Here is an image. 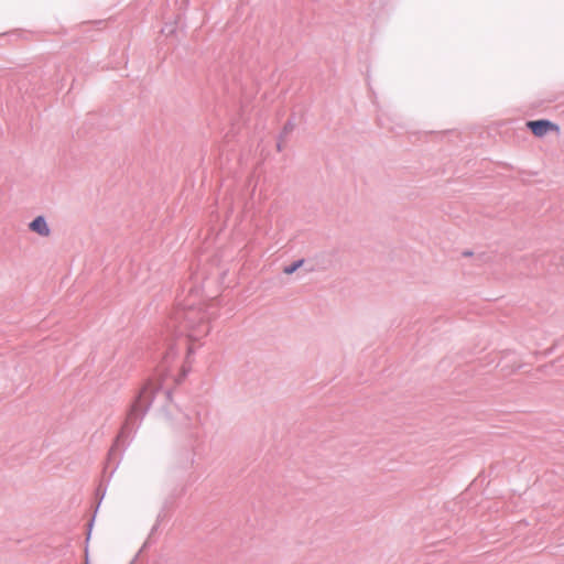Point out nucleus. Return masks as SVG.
<instances>
[{
  "label": "nucleus",
  "instance_id": "obj_2",
  "mask_svg": "<svg viewBox=\"0 0 564 564\" xmlns=\"http://www.w3.org/2000/svg\"><path fill=\"white\" fill-rule=\"evenodd\" d=\"M532 133L536 137H543L550 130L556 129V126L547 120L529 121L527 123Z\"/></svg>",
  "mask_w": 564,
  "mask_h": 564
},
{
  "label": "nucleus",
  "instance_id": "obj_5",
  "mask_svg": "<svg viewBox=\"0 0 564 564\" xmlns=\"http://www.w3.org/2000/svg\"><path fill=\"white\" fill-rule=\"evenodd\" d=\"M302 261H299L297 263L292 264L291 267H288L284 269V273L292 274L299 267H301Z\"/></svg>",
  "mask_w": 564,
  "mask_h": 564
},
{
  "label": "nucleus",
  "instance_id": "obj_1",
  "mask_svg": "<svg viewBox=\"0 0 564 564\" xmlns=\"http://www.w3.org/2000/svg\"><path fill=\"white\" fill-rule=\"evenodd\" d=\"M187 25L183 15L177 14L173 22H166L161 29V35H182L187 33Z\"/></svg>",
  "mask_w": 564,
  "mask_h": 564
},
{
  "label": "nucleus",
  "instance_id": "obj_3",
  "mask_svg": "<svg viewBox=\"0 0 564 564\" xmlns=\"http://www.w3.org/2000/svg\"><path fill=\"white\" fill-rule=\"evenodd\" d=\"M30 229L40 236L47 237L51 232L46 220L42 216H37L34 220H32L29 225Z\"/></svg>",
  "mask_w": 564,
  "mask_h": 564
},
{
  "label": "nucleus",
  "instance_id": "obj_4",
  "mask_svg": "<svg viewBox=\"0 0 564 564\" xmlns=\"http://www.w3.org/2000/svg\"><path fill=\"white\" fill-rule=\"evenodd\" d=\"M104 24H105V21H101V20L95 21V22H86L82 25V28H83L82 31L89 32L93 30L91 26H96V29H94L95 31H102V29L100 26Z\"/></svg>",
  "mask_w": 564,
  "mask_h": 564
},
{
  "label": "nucleus",
  "instance_id": "obj_6",
  "mask_svg": "<svg viewBox=\"0 0 564 564\" xmlns=\"http://www.w3.org/2000/svg\"><path fill=\"white\" fill-rule=\"evenodd\" d=\"M1 36H4V35H10V32H1L0 33Z\"/></svg>",
  "mask_w": 564,
  "mask_h": 564
}]
</instances>
